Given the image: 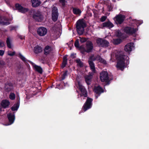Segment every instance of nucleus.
Here are the masks:
<instances>
[{
    "mask_svg": "<svg viewBox=\"0 0 149 149\" xmlns=\"http://www.w3.org/2000/svg\"><path fill=\"white\" fill-rule=\"evenodd\" d=\"M116 58L117 61L116 68L119 69L123 70L129 63V58L128 56L123 55L122 51H115L111 54V59Z\"/></svg>",
    "mask_w": 149,
    "mask_h": 149,
    "instance_id": "f257e3e1",
    "label": "nucleus"
},
{
    "mask_svg": "<svg viewBox=\"0 0 149 149\" xmlns=\"http://www.w3.org/2000/svg\"><path fill=\"white\" fill-rule=\"evenodd\" d=\"M88 63L90 66V68L92 71V73H89V75L85 76V78L86 83L88 85L90 84L91 82L92 79V76L93 74V73L95 72V67L94 63L91 61H88Z\"/></svg>",
    "mask_w": 149,
    "mask_h": 149,
    "instance_id": "f03ea898",
    "label": "nucleus"
},
{
    "mask_svg": "<svg viewBox=\"0 0 149 149\" xmlns=\"http://www.w3.org/2000/svg\"><path fill=\"white\" fill-rule=\"evenodd\" d=\"M86 26L84 21L82 20H79L77 22L76 28L78 33L79 35L82 34L84 31V28Z\"/></svg>",
    "mask_w": 149,
    "mask_h": 149,
    "instance_id": "7ed1b4c3",
    "label": "nucleus"
},
{
    "mask_svg": "<svg viewBox=\"0 0 149 149\" xmlns=\"http://www.w3.org/2000/svg\"><path fill=\"white\" fill-rule=\"evenodd\" d=\"M32 17L36 21L41 22L44 19V17L42 13L40 11L37 10L34 11L32 14Z\"/></svg>",
    "mask_w": 149,
    "mask_h": 149,
    "instance_id": "20e7f679",
    "label": "nucleus"
},
{
    "mask_svg": "<svg viewBox=\"0 0 149 149\" xmlns=\"http://www.w3.org/2000/svg\"><path fill=\"white\" fill-rule=\"evenodd\" d=\"M125 16L123 15L119 14L116 15L113 18L115 23L117 24H121L124 21Z\"/></svg>",
    "mask_w": 149,
    "mask_h": 149,
    "instance_id": "39448f33",
    "label": "nucleus"
},
{
    "mask_svg": "<svg viewBox=\"0 0 149 149\" xmlns=\"http://www.w3.org/2000/svg\"><path fill=\"white\" fill-rule=\"evenodd\" d=\"M58 13L57 8L56 6L54 7L52 10V20L54 22L56 21L58 18Z\"/></svg>",
    "mask_w": 149,
    "mask_h": 149,
    "instance_id": "423d86ee",
    "label": "nucleus"
},
{
    "mask_svg": "<svg viewBox=\"0 0 149 149\" xmlns=\"http://www.w3.org/2000/svg\"><path fill=\"white\" fill-rule=\"evenodd\" d=\"M93 100L91 98L88 97L87 100L83 107V110L85 112L88 109H90L92 105Z\"/></svg>",
    "mask_w": 149,
    "mask_h": 149,
    "instance_id": "0eeeda50",
    "label": "nucleus"
},
{
    "mask_svg": "<svg viewBox=\"0 0 149 149\" xmlns=\"http://www.w3.org/2000/svg\"><path fill=\"white\" fill-rule=\"evenodd\" d=\"M77 86L80 90L81 93V97H86L87 96V93L84 87L83 86L81 83L78 82V84H77Z\"/></svg>",
    "mask_w": 149,
    "mask_h": 149,
    "instance_id": "6e6552de",
    "label": "nucleus"
},
{
    "mask_svg": "<svg viewBox=\"0 0 149 149\" xmlns=\"http://www.w3.org/2000/svg\"><path fill=\"white\" fill-rule=\"evenodd\" d=\"M9 19L6 16H0V24L2 25H7L10 24Z\"/></svg>",
    "mask_w": 149,
    "mask_h": 149,
    "instance_id": "1a4fd4ad",
    "label": "nucleus"
},
{
    "mask_svg": "<svg viewBox=\"0 0 149 149\" xmlns=\"http://www.w3.org/2000/svg\"><path fill=\"white\" fill-rule=\"evenodd\" d=\"M100 79L102 82H107L108 80V74L106 71H102L100 73Z\"/></svg>",
    "mask_w": 149,
    "mask_h": 149,
    "instance_id": "9d476101",
    "label": "nucleus"
},
{
    "mask_svg": "<svg viewBox=\"0 0 149 149\" xmlns=\"http://www.w3.org/2000/svg\"><path fill=\"white\" fill-rule=\"evenodd\" d=\"M37 32L39 36H43L47 34V30L45 27H41L38 29Z\"/></svg>",
    "mask_w": 149,
    "mask_h": 149,
    "instance_id": "9b49d317",
    "label": "nucleus"
},
{
    "mask_svg": "<svg viewBox=\"0 0 149 149\" xmlns=\"http://www.w3.org/2000/svg\"><path fill=\"white\" fill-rule=\"evenodd\" d=\"M15 7L16 10H18L19 12L22 13H24L27 12L28 10V8L23 7L18 3H16L15 4Z\"/></svg>",
    "mask_w": 149,
    "mask_h": 149,
    "instance_id": "f8f14e48",
    "label": "nucleus"
},
{
    "mask_svg": "<svg viewBox=\"0 0 149 149\" xmlns=\"http://www.w3.org/2000/svg\"><path fill=\"white\" fill-rule=\"evenodd\" d=\"M28 61L32 65L33 67L34 68V70L36 71L40 74H42V69L40 66L35 65L34 63L30 61Z\"/></svg>",
    "mask_w": 149,
    "mask_h": 149,
    "instance_id": "ddd939ff",
    "label": "nucleus"
},
{
    "mask_svg": "<svg viewBox=\"0 0 149 149\" xmlns=\"http://www.w3.org/2000/svg\"><path fill=\"white\" fill-rule=\"evenodd\" d=\"M13 89V85L12 83L7 82L5 84L4 90L6 92L12 91Z\"/></svg>",
    "mask_w": 149,
    "mask_h": 149,
    "instance_id": "4468645a",
    "label": "nucleus"
},
{
    "mask_svg": "<svg viewBox=\"0 0 149 149\" xmlns=\"http://www.w3.org/2000/svg\"><path fill=\"white\" fill-rule=\"evenodd\" d=\"M86 49L85 50L83 47V52H90L93 48V45L92 42L90 41H88L86 42Z\"/></svg>",
    "mask_w": 149,
    "mask_h": 149,
    "instance_id": "2eb2a0df",
    "label": "nucleus"
},
{
    "mask_svg": "<svg viewBox=\"0 0 149 149\" xmlns=\"http://www.w3.org/2000/svg\"><path fill=\"white\" fill-rule=\"evenodd\" d=\"M90 59L92 61L96 60L104 64H107L106 61L98 56H97L96 57L94 55L90 57Z\"/></svg>",
    "mask_w": 149,
    "mask_h": 149,
    "instance_id": "dca6fc26",
    "label": "nucleus"
},
{
    "mask_svg": "<svg viewBox=\"0 0 149 149\" xmlns=\"http://www.w3.org/2000/svg\"><path fill=\"white\" fill-rule=\"evenodd\" d=\"M137 30L136 29H134L133 28L130 27H126L124 29V31L125 33L130 35L135 33Z\"/></svg>",
    "mask_w": 149,
    "mask_h": 149,
    "instance_id": "f3484780",
    "label": "nucleus"
},
{
    "mask_svg": "<svg viewBox=\"0 0 149 149\" xmlns=\"http://www.w3.org/2000/svg\"><path fill=\"white\" fill-rule=\"evenodd\" d=\"M7 118L8 120L10 125L12 124L14 122L15 119L14 112L13 113H10L7 114Z\"/></svg>",
    "mask_w": 149,
    "mask_h": 149,
    "instance_id": "a211bd4d",
    "label": "nucleus"
},
{
    "mask_svg": "<svg viewBox=\"0 0 149 149\" xmlns=\"http://www.w3.org/2000/svg\"><path fill=\"white\" fill-rule=\"evenodd\" d=\"M134 44L133 43H130L127 44L125 47V50L128 52L131 51L134 48Z\"/></svg>",
    "mask_w": 149,
    "mask_h": 149,
    "instance_id": "6ab92c4d",
    "label": "nucleus"
},
{
    "mask_svg": "<svg viewBox=\"0 0 149 149\" xmlns=\"http://www.w3.org/2000/svg\"><path fill=\"white\" fill-rule=\"evenodd\" d=\"M31 3L32 6L36 8L40 6L42 2L40 0H31Z\"/></svg>",
    "mask_w": 149,
    "mask_h": 149,
    "instance_id": "aec40b11",
    "label": "nucleus"
},
{
    "mask_svg": "<svg viewBox=\"0 0 149 149\" xmlns=\"http://www.w3.org/2000/svg\"><path fill=\"white\" fill-rule=\"evenodd\" d=\"M19 105L20 98L19 97L17 102L11 108V110L13 111H17L19 107Z\"/></svg>",
    "mask_w": 149,
    "mask_h": 149,
    "instance_id": "412c9836",
    "label": "nucleus"
},
{
    "mask_svg": "<svg viewBox=\"0 0 149 149\" xmlns=\"http://www.w3.org/2000/svg\"><path fill=\"white\" fill-rule=\"evenodd\" d=\"M10 104V102L7 100H3L1 103V105L2 108L4 109L8 107Z\"/></svg>",
    "mask_w": 149,
    "mask_h": 149,
    "instance_id": "4be33fe9",
    "label": "nucleus"
},
{
    "mask_svg": "<svg viewBox=\"0 0 149 149\" xmlns=\"http://www.w3.org/2000/svg\"><path fill=\"white\" fill-rule=\"evenodd\" d=\"M52 50L51 47L49 45H47L45 47L44 49V54L46 56H47L50 53Z\"/></svg>",
    "mask_w": 149,
    "mask_h": 149,
    "instance_id": "5701e85b",
    "label": "nucleus"
},
{
    "mask_svg": "<svg viewBox=\"0 0 149 149\" xmlns=\"http://www.w3.org/2000/svg\"><path fill=\"white\" fill-rule=\"evenodd\" d=\"M94 91L95 93L96 94L100 95V93L103 92V91L102 89L99 86L97 87L95 86Z\"/></svg>",
    "mask_w": 149,
    "mask_h": 149,
    "instance_id": "b1692460",
    "label": "nucleus"
},
{
    "mask_svg": "<svg viewBox=\"0 0 149 149\" xmlns=\"http://www.w3.org/2000/svg\"><path fill=\"white\" fill-rule=\"evenodd\" d=\"M102 27H107L109 28L113 27L114 25L110 21H108L102 23Z\"/></svg>",
    "mask_w": 149,
    "mask_h": 149,
    "instance_id": "393cba45",
    "label": "nucleus"
},
{
    "mask_svg": "<svg viewBox=\"0 0 149 149\" xmlns=\"http://www.w3.org/2000/svg\"><path fill=\"white\" fill-rule=\"evenodd\" d=\"M34 52L36 54H38L41 53L42 51V47L39 46H36L33 49Z\"/></svg>",
    "mask_w": 149,
    "mask_h": 149,
    "instance_id": "a878e982",
    "label": "nucleus"
},
{
    "mask_svg": "<svg viewBox=\"0 0 149 149\" xmlns=\"http://www.w3.org/2000/svg\"><path fill=\"white\" fill-rule=\"evenodd\" d=\"M73 13L75 15H79L81 13V10L79 8H74L73 9Z\"/></svg>",
    "mask_w": 149,
    "mask_h": 149,
    "instance_id": "bb28decb",
    "label": "nucleus"
},
{
    "mask_svg": "<svg viewBox=\"0 0 149 149\" xmlns=\"http://www.w3.org/2000/svg\"><path fill=\"white\" fill-rule=\"evenodd\" d=\"M112 41L114 45H118L122 42V40L120 38L114 39Z\"/></svg>",
    "mask_w": 149,
    "mask_h": 149,
    "instance_id": "cd10ccee",
    "label": "nucleus"
},
{
    "mask_svg": "<svg viewBox=\"0 0 149 149\" xmlns=\"http://www.w3.org/2000/svg\"><path fill=\"white\" fill-rule=\"evenodd\" d=\"M6 42L7 47L10 48H12V45L11 43V41L9 38H7Z\"/></svg>",
    "mask_w": 149,
    "mask_h": 149,
    "instance_id": "c85d7f7f",
    "label": "nucleus"
},
{
    "mask_svg": "<svg viewBox=\"0 0 149 149\" xmlns=\"http://www.w3.org/2000/svg\"><path fill=\"white\" fill-rule=\"evenodd\" d=\"M19 57L21 59L22 61L25 63H27V62H28V61L24 57L21 53H19L18 54Z\"/></svg>",
    "mask_w": 149,
    "mask_h": 149,
    "instance_id": "c756f323",
    "label": "nucleus"
},
{
    "mask_svg": "<svg viewBox=\"0 0 149 149\" xmlns=\"http://www.w3.org/2000/svg\"><path fill=\"white\" fill-rule=\"evenodd\" d=\"M79 41L78 40H76V41L75 42V43L74 44V45L75 47L77 48H79V49H80V51L81 52H83V47L81 46H80V47H79Z\"/></svg>",
    "mask_w": 149,
    "mask_h": 149,
    "instance_id": "7c9ffc66",
    "label": "nucleus"
},
{
    "mask_svg": "<svg viewBox=\"0 0 149 149\" xmlns=\"http://www.w3.org/2000/svg\"><path fill=\"white\" fill-rule=\"evenodd\" d=\"M76 63H77V65L81 67L83 65V63L81 61L80 59H77L76 60Z\"/></svg>",
    "mask_w": 149,
    "mask_h": 149,
    "instance_id": "2f4dec72",
    "label": "nucleus"
},
{
    "mask_svg": "<svg viewBox=\"0 0 149 149\" xmlns=\"http://www.w3.org/2000/svg\"><path fill=\"white\" fill-rule=\"evenodd\" d=\"M10 99L12 100H14L15 98V95L13 93H11L9 95Z\"/></svg>",
    "mask_w": 149,
    "mask_h": 149,
    "instance_id": "473e14b6",
    "label": "nucleus"
},
{
    "mask_svg": "<svg viewBox=\"0 0 149 149\" xmlns=\"http://www.w3.org/2000/svg\"><path fill=\"white\" fill-rule=\"evenodd\" d=\"M103 39L100 38H98L97 39L96 42L98 45L101 47L102 43L103 42Z\"/></svg>",
    "mask_w": 149,
    "mask_h": 149,
    "instance_id": "72a5a7b5",
    "label": "nucleus"
},
{
    "mask_svg": "<svg viewBox=\"0 0 149 149\" xmlns=\"http://www.w3.org/2000/svg\"><path fill=\"white\" fill-rule=\"evenodd\" d=\"M65 86V84L63 82L62 83V82H61V83L58 86V88L59 89H61L64 88V87Z\"/></svg>",
    "mask_w": 149,
    "mask_h": 149,
    "instance_id": "f704fd0d",
    "label": "nucleus"
},
{
    "mask_svg": "<svg viewBox=\"0 0 149 149\" xmlns=\"http://www.w3.org/2000/svg\"><path fill=\"white\" fill-rule=\"evenodd\" d=\"M109 42L107 41L103 40L101 47H107L108 45Z\"/></svg>",
    "mask_w": 149,
    "mask_h": 149,
    "instance_id": "c9c22d12",
    "label": "nucleus"
},
{
    "mask_svg": "<svg viewBox=\"0 0 149 149\" xmlns=\"http://www.w3.org/2000/svg\"><path fill=\"white\" fill-rule=\"evenodd\" d=\"M65 67V55L63 56V61L62 62L61 68H64Z\"/></svg>",
    "mask_w": 149,
    "mask_h": 149,
    "instance_id": "e433bc0d",
    "label": "nucleus"
},
{
    "mask_svg": "<svg viewBox=\"0 0 149 149\" xmlns=\"http://www.w3.org/2000/svg\"><path fill=\"white\" fill-rule=\"evenodd\" d=\"M65 71H63V74L61 75V77L60 78V81H62L65 79Z\"/></svg>",
    "mask_w": 149,
    "mask_h": 149,
    "instance_id": "4c0bfd02",
    "label": "nucleus"
},
{
    "mask_svg": "<svg viewBox=\"0 0 149 149\" xmlns=\"http://www.w3.org/2000/svg\"><path fill=\"white\" fill-rule=\"evenodd\" d=\"M60 3L61 4L62 7L63 8L65 5V0H59Z\"/></svg>",
    "mask_w": 149,
    "mask_h": 149,
    "instance_id": "58836bf2",
    "label": "nucleus"
},
{
    "mask_svg": "<svg viewBox=\"0 0 149 149\" xmlns=\"http://www.w3.org/2000/svg\"><path fill=\"white\" fill-rule=\"evenodd\" d=\"M116 35L117 36L120 37L121 38H123V37L122 36V34L120 31H117Z\"/></svg>",
    "mask_w": 149,
    "mask_h": 149,
    "instance_id": "ea45409f",
    "label": "nucleus"
},
{
    "mask_svg": "<svg viewBox=\"0 0 149 149\" xmlns=\"http://www.w3.org/2000/svg\"><path fill=\"white\" fill-rule=\"evenodd\" d=\"M80 39V41L81 43H83L86 42L87 40V39L84 38H81L80 37L79 38Z\"/></svg>",
    "mask_w": 149,
    "mask_h": 149,
    "instance_id": "a19ab883",
    "label": "nucleus"
},
{
    "mask_svg": "<svg viewBox=\"0 0 149 149\" xmlns=\"http://www.w3.org/2000/svg\"><path fill=\"white\" fill-rule=\"evenodd\" d=\"M6 64L5 62L3 60H0V67H3Z\"/></svg>",
    "mask_w": 149,
    "mask_h": 149,
    "instance_id": "79ce46f5",
    "label": "nucleus"
},
{
    "mask_svg": "<svg viewBox=\"0 0 149 149\" xmlns=\"http://www.w3.org/2000/svg\"><path fill=\"white\" fill-rule=\"evenodd\" d=\"M107 17L106 16H103L101 17L100 19V21L101 22H103L106 19Z\"/></svg>",
    "mask_w": 149,
    "mask_h": 149,
    "instance_id": "37998d69",
    "label": "nucleus"
},
{
    "mask_svg": "<svg viewBox=\"0 0 149 149\" xmlns=\"http://www.w3.org/2000/svg\"><path fill=\"white\" fill-rule=\"evenodd\" d=\"M5 46V44L3 42L0 40V47H3Z\"/></svg>",
    "mask_w": 149,
    "mask_h": 149,
    "instance_id": "c03bdc74",
    "label": "nucleus"
},
{
    "mask_svg": "<svg viewBox=\"0 0 149 149\" xmlns=\"http://www.w3.org/2000/svg\"><path fill=\"white\" fill-rule=\"evenodd\" d=\"M4 51L2 50H0V56H3L4 54Z\"/></svg>",
    "mask_w": 149,
    "mask_h": 149,
    "instance_id": "a18cd8bd",
    "label": "nucleus"
},
{
    "mask_svg": "<svg viewBox=\"0 0 149 149\" xmlns=\"http://www.w3.org/2000/svg\"><path fill=\"white\" fill-rule=\"evenodd\" d=\"M15 52H12L11 53H9L8 55L10 56H13L15 55Z\"/></svg>",
    "mask_w": 149,
    "mask_h": 149,
    "instance_id": "49530a36",
    "label": "nucleus"
},
{
    "mask_svg": "<svg viewBox=\"0 0 149 149\" xmlns=\"http://www.w3.org/2000/svg\"><path fill=\"white\" fill-rule=\"evenodd\" d=\"M19 38L21 40L24 39L25 38V36H21V35H19Z\"/></svg>",
    "mask_w": 149,
    "mask_h": 149,
    "instance_id": "de8ad7c7",
    "label": "nucleus"
},
{
    "mask_svg": "<svg viewBox=\"0 0 149 149\" xmlns=\"http://www.w3.org/2000/svg\"><path fill=\"white\" fill-rule=\"evenodd\" d=\"M136 22L137 23V24H141L142 22H140V23L139 21H137Z\"/></svg>",
    "mask_w": 149,
    "mask_h": 149,
    "instance_id": "09e8293b",
    "label": "nucleus"
},
{
    "mask_svg": "<svg viewBox=\"0 0 149 149\" xmlns=\"http://www.w3.org/2000/svg\"><path fill=\"white\" fill-rule=\"evenodd\" d=\"M73 55H74V54H72L71 55V56L73 57Z\"/></svg>",
    "mask_w": 149,
    "mask_h": 149,
    "instance_id": "8fccbe9b",
    "label": "nucleus"
},
{
    "mask_svg": "<svg viewBox=\"0 0 149 149\" xmlns=\"http://www.w3.org/2000/svg\"><path fill=\"white\" fill-rule=\"evenodd\" d=\"M96 98H97V97L96 96Z\"/></svg>",
    "mask_w": 149,
    "mask_h": 149,
    "instance_id": "3c124183",
    "label": "nucleus"
}]
</instances>
